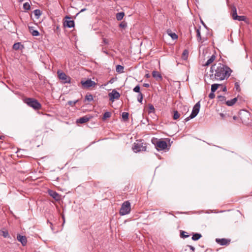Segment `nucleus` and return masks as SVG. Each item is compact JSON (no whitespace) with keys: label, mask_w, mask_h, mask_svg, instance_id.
Segmentation results:
<instances>
[{"label":"nucleus","mask_w":252,"mask_h":252,"mask_svg":"<svg viewBox=\"0 0 252 252\" xmlns=\"http://www.w3.org/2000/svg\"><path fill=\"white\" fill-rule=\"evenodd\" d=\"M232 70L227 65L220 63L212 65L210 68V79L213 80H223L227 79Z\"/></svg>","instance_id":"f257e3e1"},{"label":"nucleus","mask_w":252,"mask_h":252,"mask_svg":"<svg viewBox=\"0 0 252 252\" xmlns=\"http://www.w3.org/2000/svg\"><path fill=\"white\" fill-rule=\"evenodd\" d=\"M146 148L147 144L143 139L137 140L133 143L132 147V150L135 153L145 152L146 151Z\"/></svg>","instance_id":"f03ea898"},{"label":"nucleus","mask_w":252,"mask_h":252,"mask_svg":"<svg viewBox=\"0 0 252 252\" xmlns=\"http://www.w3.org/2000/svg\"><path fill=\"white\" fill-rule=\"evenodd\" d=\"M152 143L155 145L157 150H163L166 149L167 144L166 141L158 139L156 138H153L152 139Z\"/></svg>","instance_id":"7ed1b4c3"},{"label":"nucleus","mask_w":252,"mask_h":252,"mask_svg":"<svg viewBox=\"0 0 252 252\" xmlns=\"http://www.w3.org/2000/svg\"><path fill=\"white\" fill-rule=\"evenodd\" d=\"M24 102L29 106L32 107L35 110H38L41 108V104L35 98H26L24 100Z\"/></svg>","instance_id":"20e7f679"},{"label":"nucleus","mask_w":252,"mask_h":252,"mask_svg":"<svg viewBox=\"0 0 252 252\" xmlns=\"http://www.w3.org/2000/svg\"><path fill=\"white\" fill-rule=\"evenodd\" d=\"M250 113L246 110H242L239 112V118L241 122L245 125L249 123Z\"/></svg>","instance_id":"39448f33"},{"label":"nucleus","mask_w":252,"mask_h":252,"mask_svg":"<svg viewBox=\"0 0 252 252\" xmlns=\"http://www.w3.org/2000/svg\"><path fill=\"white\" fill-rule=\"evenodd\" d=\"M130 210V203L128 201H126L122 204L119 213L121 216L126 215L129 214Z\"/></svg>","instance_id":"423d86ee"},{"label":"nucleus","mask_w":252,"mask_h":252,"mask_svg":"<svg viewBox=\"0 0 252 252\" xmlns=\"http://www.w3.org/2000/svg\"><path fill=\"white\" fill-rule=\"evenodd\" d=\"M200 107V102L199 101L194 105V106L193 107V109L189 117L186 118L185 119V121L188 122L190 119H193L194 117H195L199 113Z\"/></svg>","instance_id":"0eeeda50"},{"label":"nucleus","mask_w":252,"mask_h":252,"mask_svg":"<svg viewBox=\"0 0 252 252\" xmlns=\"http://www.w3.org/2000/svg\"><path fill=\"white\" fill-rule=\"evenodd\" d=\"M59 78L62 81L63 83H69L70 81V77L66 75L64 72L58 71Z\"/></svg>","instance_id":"6e6552de"},{"label":"nucleus","mask_w":252,"mask_h":252,"mask_svg":"<svg viewBox=\"0 0 252 252\" xmlns=\"http://www.w3.org/2000/svg\"><path fill=\"white\" fill-rule=\"evenodd\" d=\"M108 96L110 100L113 102L115 99H118L120 97V94L116 90H113L112 92L109 93Z\"/></svg>","instance_id":"1a4fd4ad"},{"label":"nucleus","mask_w":252,"mask_h":252,"mask_svg":"<svg viewBox=\"0 0 252 252\" xmlns=\"http://www.w3.org/2000/svg\"><path fill=\"white\" fill-rule=\"evenodd\" d=\"M81 83L84 88H89L91 87L94 86L96 84L95 83L91 80V79H87L85 81H82Z\"/></svg>","instance_id":"9d476101"},{"label":"nucleus","mask_w":252,"mask_h":252,"mask_svg":"<svg viewBox=\"0 0 252 252\" xmlns=\"http://www.w3.org/2000/svg\"><path fill=\"white\" fill-rule=\"evenodd\" d=\"M93 116L90 115H87L85 116L80 118L76 120L77 124H84L88 122L91 119L93 118Z\"/></svg>","instance_id":"9b49d317"},{"label":"nucleus","mask_w":252,"mask_h":252,"mask_svg":"<svg viewBox=\"0 0 252 252\" xmlns=\"http://www.w3.org/2000/svg\"><path fill=\"white\" fill-rule=\"evenodd\" d=\"M49 195L52 196L55 200L59 201L61 199V195L56 191L51 189L48 190Z\"/></svg>","instance_id":"f8f14e48"},{"label":"nucleus","mask_w":252,"mask_h":252,"mask_svg":"<svg viewBox=\"0 0 252 252\" xmlns=\"http://www.w3.org/2000/svg\"><path fill=\"white\" fill-rule=\"evenodd\" d=\"M216 241L221 246H226L229 244L230 240L226 239L225 238L219 239L217 238Z\"/></svg>","instance_id":"ddd939ff"},{"label":"nucleus","mask_w":252,"mask_h":252,"mask_svg":"<svg viewBox=\"0 0 252 252\" xmlns=\"http://www.w3.org/2000/svg\"><path fill=\"white\" fill-rule=\"evenodd\" d=\"M194 29L196 30V37H197V40L198 42L203 43L205 40H206V38L203 37L202 38L201 36V33L200 32V30L199 29H197L196 27H194Z\"/></svg>","instance_id":"4468645a"},{"label":"nucleus","mask_w":252,"mask_h":252,"mask_svg":"<svg viewBox=\"0 0 252 252\" xmlns=\"http://www.w3.org/2000/svg\"><path fill=\"white\" fill-rule=\"evenodd\" d=\"M17 239L18 241L21 243L23 246H25L27 245V240L26 236L21 235L20 234H18L17 236Z\"/></svg>","instance_id":"2eb2a0df"},{"label":"nucleus","mask_w":252,"mask_h":252,"mask_svg":"<svg viewBox=\"0 0 252 252\" xmlns=\"http://www.w3.org/2000/svg\"><path fill=\"white\" fill-rule=\"evenodd\" d=\"M29 30L33 36H38L39 35L38 31L34 30L33 27H29Z\"/></svg>","instance_id":"dca6fc26"},{"label":"nucleus","mask_w":252,"mask_h":252,"mask_svg":"<svg viewBox=\"0 0 252 252\" xmlns=\"http://www.w3.org/2000/svg\"><path fill=\"white\" fill-rule=\"evenodd\" d=\"M167 33L172 39L175 40L178 38V35L175 33L172 32L171 30L168 29L167 30Z\"/></svg>","instance_id":"f3484780"},{"label":"nucleus","mask_w":252,"mask_h":252,"mask_svg":"<svg viewBox=\"0 0 252 252\" xmlns=\"http://www.w3.org/2000/svg\"><path fill=\"white\" fill-rule=\"evenodd\" d=\"M216 56L215 55H213L211 56V57L207 60L206 63H205V66H208L209 64L212 63L216 59Z\"/></svg>","instance_id":"a211bd4d"},{"label":"nucleus","mask_w":252,"mask_h":252,"mask_svg":"<svg viewBox=\"0 0 252 252\" xmlns=\"http://www.w3.org/2000/svg\"><path fill=\"white\" fill-rule=\"evenodd\" d=\"M231 14L232 15V17L233 19L234 20L235 18V17H237V9L236 6L233 5L231 6Z\"/></svg>","instance_id":"6ab92c4d"},{"label":"nucleus","mask_w":252,"mask_h":252,"mask_svg":"<svg viewBox=\"0 0 252 252\" xmlns=\"http://www.w3.org/2000/svg\"><path fill=\"white\" fill-rule=\"evenodd\" d=\"M64 23V26L68 28H72L74 27V22L73 20H66Z\"/></svg>","instance_id":"aec40b11"},{"label":"nucleus","mask_w":252,"mask_h":252,"mask_svg":"<svg viewBox=\"0 0 252 252\" xmlns=\"http://www.w3.org/2000/svg\"><path fill=\"white\" fill-rule=\"evenodd\" d=\"M125 13L124 12H121L117 13L116 17L117 20L121 21L123 19Z\"/></svg>","instance_id":"412c9836"},{"label":"nucleus","mask_w":252,"mask_h":252,"mask_svg":"<svg viewBox=\"0 0 252 252\" xmlns=\"http://www.w3.org/2000/svg\"><path fill=\"white\" fill-rule=\"evenodd\" d=\"M21 47L23 48V45L20 42H17L14 44L12 48L15 50H18L21 48Z\"/></svg>","instance_id":"4be33fe9"},{"label":"nucleus","mask_w":252,"mask_h":252,"mask_svg":"<svg viewBox=\"0 0 252 252\" xmlns=\"http://www.w3.org/2000/svg\"><path fill=\"white\" fill-rule=\"evenodd\" d=\"M219 86H221V84H214L211 86V91L215 93L217 89L219 88Z\"/></svg>","instance_id":"5701e85b"},{"label":"nucleus","mask_w":252,"mask_h":252,"mask_svg":"<svg viewBox=\"0 0 252 252\" xmlns=\"http://www.w3.org/2000/svg\"><path fill=\"white\" fill-rule=\"evenodd\" d=\"M202 237V235L200 233H194L193 234L192 237V240L193 241H197L201 237Z\"/></svg>","instance_id":"b1692460"},{"label":"nucleus","mask_w":252,"mask_h":252,"mask_svg":"<svg viewBox=\"0 0 252 252\" xmlns=\"http://www.w3.org/2000/svg\"><path fill=\"white\" fill-rule=\"evenodd\" d=\"M0 235L2 236L4 238L9 237V234L8 233V231H7V230H0Z\"/></svg>","instance_id":"393cba45"},{"label":"nucleus","mask_w":252,"mask_h":252,"mask_svg":"<svg viewBox=\"0 0 252 252\" xmlns=\"http://www.w3.org/2000/svg\"><path fill=\"white\" fill-rule=\"evenodd\" d=\"M189 55V51L187 49H185L184 50L182 55V58L183 60H186L188 59Z\"/></svg>","instance_id":"a878e982"},{"label":"nucleus","mask_w":252,"mask_h":252,"mask_svg":"<svg viewBox=\"0 0 252 252\" xmlns=\"http://www.w3.org/2000/svg\"><path fill=\"white\" fill-rule=\"evenodd\" d=\"M247 18L245 16H237L235 17L234 20H238L239 21H246Z\"/></svg>","instance_id":"bb28decb"},{"label":"nucleus","mask_w":252,"mask_h":252,"mask_svg":"<svg viewBox=\"0 0 252 252\" xmlns=\"http://www.w3.org/2000/svg\"><path fill=\"white\" fill-rule=\"evenodd\" d=\"M152 75H153V77H154V78H158L160 79L162 78V76H161V74L160 73H159V72L157 71H153L152 72Z\"/></svg>","instance_id":"cd10ccee"},{"label":"nucleus","mask_w":252,"mask_h":252,"mask_svg":"<svg viewBox=\"0 0 252 252\" xmlns=\"http://www.w3.org/2000/svg\"><path fill=\"white\" fill-rule=\"evenodd\" d=\"M218 98V101L221 102L222 103H225L226 97L222 95H218L217 96Z\"/></svg>","instance_id":"c85d7f7f"},{"label":"nucleus","mask_w":252,"mask_h":252,"mask_svg":"<svg viewBox=\"0 0 252 252\" xmlns=\"http://www.w3.org/2000/svg\"><path fill=\"white\" fill-rule=\"evenodd\" d=\"M180 237L182 238H186L189 237V235L188 234V233L185 231L181 230L180 231Z\"/></svg>","instance_id":"c756f323"},{"label":"nucleus","mask_w":252,"mask_h":252,"mask_svg":"<svg viewBox=\"0 0 252 252\" xmlns=\"http://www.w3.org/2000/svg\"><path fill=\"white\" fill-rule=\"evenodd\" d=\"M91 102L93 100V96L91 94H87L85 97V101Z\"/></svg>","instance_id":"7c9ffc66"},{"label":"nucleus","mask_w":252,"mask_h":252,"mask_svg":"<svg viewBox=\"0 0 252 252\" xmlns=\"http://www.w3.org/2000/svg\"><path fill=\"white\" fill-rule=\"evenodd\" d=\"M124 66L121 65H117L116 66V71L119 73H122L124 72Z\"/></svg>","instance_id":"2f4dec72"},{"label":"nucleus","mask_w":252,"mask_h":252,"mask_svg":"<svg viewBox=\"0 0 252 252\" xmlns=\"http://www.w3.org/2000/svg\"><path fill=\"white\" fill-rule=\"evenodd\" d=\"M129 114L127 112H123L122 117L125 121H127L128 119Z\"/></svg>","instance_id":"473e14b6"},{"label":"nucleus","mask_w":252,"mask_h":252,"mask_svg":"<svg viewBox=\"0 0 252 252\" xmlns=\"http://www.w3.org/2000/svg\"><path fill=\"white\" fill-rule=\"evenodd\" d=\"M111 113L109 112H106L105 113H104V114H103V117H102V120L103 121L105 120L106 119H107V118H109L111 117Z\"/></svg>","instance_id":"72a5a7b5"},{"label":"nucleus","mask_w":252,"mask_h":252,"mask_svg":"<svg viewBox=\"0 0 252 252\" xmlns=\"http://www.w3.org/2000/svg\"><path fill=\"white\" fill-rule=\"evenodd\" d=\"M33 13L36 16V18H39V16L41 14V12L39 9H35L33 11Z\"/></svg>","instance_id":"f704fd0d"},{"label":"nucleus","mask_w":252,"mask_h":252,"mask_svg":"<svg viewBox=\"0 0 252 252\" xmlns=\"http://www.w3.org/2000/svg\"><path fill=\"white\" fill-rule=\"evenodd\" d=\"M173 112H174L173 119L174 120H177L180 117V114L177 110H174L173 111Z\"/></svg>","instance_id":"c9c22d12"},{"label":"nucleus","mask_w":252,"mask_h":252,"mask_svg":"<svg viewBox=\"0 0 252 252\" xmlns=\"http://www.w3.org/2000/svg\"><path fill=\"white\" fill-rule=\"evenodd\" d=\"M143 99V95L142 93L138 94L137 95V100L139 102L142 103Z\"/></svg>","instance_id":"e433bc0d"},{"label":"nucleus","mask_w":252,"mask_h":252,"mask_svg":"<svg viewBox=\"0 0 252 252\" xmlns=\"http://www.w3.org/2000/svg\"><path fill=\"white\" fill-rule=\"evenodd\" d=\"M133 91L135 92V93H138V94H140V93H142L141 92H140V87L139 86V85H137L136 86H135L133 89Z\"/></svg>","instance_id":"4c0bfd02"},{"label":"nucleus","mask_w":252,"mask_h":252,"mask_svg":"<svg viewBox=\"0 0 252 252\" xmlns=\"http://www.w3.org/2000/svg\"><path fill=\"white\" fill-rule=\"evenodd\" d=\"M78 102V100H76L75 101H68L67 103L68 104L71 106L73 107L74 106L75 104Z\"/></svg>","instance_id":"58836bf2"},{"label":"nucleus","mask_w":252,"mask_h":252,"mask_svg":"<svg viewBox=\"0 0 252 252\" xmlns=\"http://www.w3.org/2000/svg\"><path fill=\"white\" fill-rule=\"evenodd\" d=\"M31 8V6L30 4L28 2H26L23 5V8L26 10H29Z\"/></svg>","instance_id":"ea45409f"},{"label":"nucleus","mask_w":252,"mask_h":252,"mask_svg":"<svg viewBox=\"0 0 252 252\" xmlns=\"http://www.w3.org/2000/svg\"><path fill=\"white\" fill-rule=\"evenodd\" d=\"M225 104L228 106H233L235 103L233 101L232 99L231 100H227L226 101H225Z\"/></svg>","instance_id":"a19ab883"},{"label":"nucleus","mask_w":252,"mask_h":252,"mask_svg":"<svg viewBox=\"0 0 252 252\" xmlns=\"http://www.w3.org/2000/svg\"><path fill=\"white\" fill-rule=\"evenodd\" d=\"M220 91L222 92H226L227 91L226 87L221 84V86H219Z\"/></svg>","instance_id":"79ce46f5"},{"label":"nucleus","mask_w":252,"mask_h":252,"mask_svg":"<svg viewBox=\"0 0 252 252\" xmlns=\"http://www.w3.org/2000/svg\"><path fill=\"white\" fill-rule=\"evenodd\" d=\"M119 26L121 28L125 29L127 26V24L126 22L123 21L120 24Z\"/></svg>","instance_id":"37998d69"},{"label":"nucleus","mask_w":252,"mask_h":252,"mask_svg":"<svg viewBox=\"0 0 252 252\" xmlns=\"http://www.w3.org/2000/svg\"><path fill=\"white\" fill-rule=\"evenodd\" d=\"M235 88L237 92H240L241 89H240V85L238 82H236L235 83Z\"/></svg>","instance_id":"c03bdc74"},{"label":"nucleus","mask_w":252,"mask_h":252,"mask_svg":"<svg viewBox=\"0 0 252 252\" xmlns=\"http://www.w3.org/2000/svg\"><path fill=\"white\" fill-rule=\"evenodd\" d=\"M149 113L153 112L155 111V108L152 104H149Z\"/></svg>","instance_id":"a18cd8bd"},{"label":"nucleus","mask_w":252,"mask_h":252,"mask_svg":"<svg viewBox=\"0 0 252 252\" xmlns=\"http://www.w3.org/2000/svg\"><path fill=\"white\" fill-rule=\"evenodd\" d=\"M215 94H214V92H212L211 91V92L210 93V94H209V97L210 98V99H213L214 98H215Z\"/></svg>","instance_id":"49530a36"},{"label":"nucleus","mask_w":252,"mask_h":252,"mask_svg":"<svg viewBox=\"0 0 252 252\" xmlns=\"http://www.w3.org/2000/svg\"><path fill=\"white\" fill-rule=\"evenodd\" d=\"M239 98H240L239 97V96H237V97L234 98L232 99V100L234 102V103H236L237 101H239Z\"/></svg>","instance_id":"de8ad7c7"},{"label":"nucleus","mask_w":252,"mask_h":252,"mask_svg":"<svg viewBox=\"0 0 252 252\" xmlns=\"http://www.w3.org/2000/svg\"><path fill=\"white\" fill-rule=\"evenodd\" d=\"M187 246L189 247V249L192 251L191 252H193L195 251V248L193 246L190 245H188Z\"/></svg>","instance_id":"09e8293b"},{"label":"nucleus","mask_w":252,"mask_h":252,"mask_svg":"<svg viewBox=\"0 0 252 252\" xmlns=\"http://www.w3.org/2000/svg\"><path fill=\"white\" fill-rule=\"evenodd\" d=\"M103 42L105 44H108V40L106 38H103Z\"/></svg>","instance_id":"8fccbe9b"},{"label":"nucleus","mask_w":252,"mask_h":252,"mask_svg":"<svg viewBox=\"0 0 252 252\" xmlns=\"http://www.w3.org/2000/svg\"><path fill=\"white\" fill-rule=\"evenodd\" d=\"M233 119L235 121H237V120H239V119H240V118H239V116L237 117L236 116H234L233 117Z\"/></svg>","instance_id":"3c124183"},{"label":"nucleus","mask_w":252,"mask_h":252,"mask_svg":"<svg viewBox=\"0 0 252 252\" xmlns=\"http://www.w3.org/2000/svg\"><path fill=\"white\" fill-rule=\"evenodd\" d=\"M143 86L144 87H146V88H148L150 86V85L148 83H144Z\"/></svg>","instance_id":"603ef678"},{"label":"nucleus","mask_w":252,"mask_h":252,"mask_svg":"<svg viewBox=\"0 0 252 252\" xmlns=\"http://www.w3.org/2000/svg\"><path fill=\"white\" fill-rule=\"evenodd\" d=\"M220 117L222 118V119H224L225 118V115L223 113H220Z\"/></svg>","instance_id":"864d4df0"},{"label":"nucleus","mask_w":252,"mask_h":252,"mask_svg":"<svg viewBox=\"0 0 252 252\" xmlns=\"http://www.w3.org/2000/svg\"><path fill=\"white\" fill-rule=\"evenodd\" d=\"M145 77L146 78H149L150 77V75L149 74V73H147V74H146L145 75Z\"/></svg>","instance_id":"5fc2aeb1"},{"label":"nucleus","mask_w":252,"mask_h":252,"mask_svg":"<svg viewBox=\"0 0 252 252\" xmlns=\"http://www.w3.org/2000/svg\"><path fill=\"white\" fill-rule=\"evenodd\" d=\"M202 25H203V26L206 28V29H207V27L206 26V25L203 23V21H202Z\"/></svg>","instance_id":"6e6d98bb"},{"label":"nucleus","mask_w":252,"mask_h":252,"mask_svg":"<svg viewBox=\"0 0 252 252\" xmlns=\"http://www.w3.org/2000/svg\"><path fill=\"white\" fill-rule=\"evenodd\" d=\"M4 137H5L4 136L1 135V136H0V139H3L4 138Z\"/></svg>","instance_id":"4d7b16f0"},{"label":"nucleus","mask_w":252,"mask_h":252,"mask_svg":"<svg viewBox=\"0 0 252 252\" xmlns=\"http://www.w3.org/2000/svg\"><path fill=\"white\" fill-rule=\"evenodd\" d=\"M239 97H240V98H239V101H240L241 102V101H242V97H241V96H239Z\"/></svg>","instance_id":"13d9d810"},{"label":"nucleus","mask_w":252,"mask_h":252,"mask_svg":"<svg viewBox=\"0 0 252 252\" xmlns=\"http://www.w3.org/2000/svg\"><path fill=\"white\" fill-rule=\"evenodd\" d=\"M65 19H70V17H69V16H66L65 17Z\"/></svg>","instance_id":"bf43d9fd"},{"label":"nucleus","mask_w":252,"mask_h":252,"mask_svg":"<svg viewBox=\"0 0 252 252\" xmlns=\"http://www.w3.org/2000/svg\"><path fill=\"white\" fill-rule=\"evenodd\" d=\"M85 10H86V9H85V8L82 9H81V11H80V12H82V11H85Z\"/></svg>","instance_id":"052dcab7"},{"label":"nucleus","mask_w":252,"mask_h":252,"mask_svg":"<svg viewBox=\"0 0 252 252\" xmlns=\"http://www.w3.org/2000/svg\"><path fill=\"white\" fill-rule=\"evenodd\" d=\"M59 29V26H57V27H56V29L57 30H58Z\"/></svg>","instance_id":"680f3d73"},{"label":"nucleus","mask_w":252,"mask_h":252,"mask_svg":"<svg viewBox=\"0 0 252 252\" xmlns=\"http://www.w3.org/2000/svg\"><path fill=\"white\" fill-rule=\"evenodd\" d=\"M113 80V79H112L110 81V83H112V82H113V80Z\"/></svg>","instance_id":"e2e57ef3"},{"label":"nucleus","mask_w":252,"mask_h":252,"mask_svg":"<svg viewBox=\"0 0 252 252\" xmlns=\"http://www.w3.org/2000/svg\"><path fill=\"white\" fill-rule=\"evenodd\" d=\"M63 221H64V217L63 216Z\"/></svg>","instance_id":"0e129e2a"}]
</instances>
